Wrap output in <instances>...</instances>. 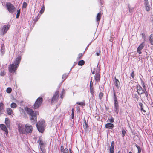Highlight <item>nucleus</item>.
<instances>
[{"label":"nucleus","instance_id":"1","mask_svg":"<svg viewBox=\"0 0 153 153\" xmlns=\"http://www.w3.org/2000/svg\"><path fill=\"white\" fill-rule=\"evenodd\" d=\"M21 59L20 56H18L14 61L13 63L9 65L8 68L10 72L13 73L16 71L19 66Z\"/></svg>","mask_w":153,"mask_h":153},{"label":"nucleus","instance_id":"2","mask_svg":"<svg viewBox=\"0 0 153 153\" xmlns=\"http://www.w3.org/2000/svg\"><path fill=\"white\" fill-rule=\"evenodd\" d=\"M25 110L30 115L32 122L35 123L37 121L36 115L38 114V112H34L32 109L27 107H25Z\"/></svg>","mask_w":153,"mask_h":153},{"label":"nucleus","instance_id":"3","mask_svg":"<svg viewBox=\"0 0 153 153\" xmlns=\"http://www.w3.org/2000/svg\"><path fill=\"white\" fill-rule=\"evenodd\" d=\"M45 121L44 120H40L36 124V127L39 131L41 133L44 131V123Z\"/></svg>","mask_w":153,"mask_h":153},{"label":"nucleus","instance_id":"4","mask_svg":"<svg viewBox=\"0 0 153 153\" xmlns=\"http://www.w3.org/2000/svg\"><path fill=\"white\" fill-rule=\"evenodd\" d=\"M43 101V99L42 97H39L36 101L34 105V109L38 108L41 105Z\"/></svg>","mask_w":153,"mask_h":153},{"label":"nucleus","instance_id":"5","mask_svg":"<svg viewBox=\"0 0 153 153\" xmlns=\"http://www.w3.org/2000/svg\"><path fill=\"white\" fill-rule=\"evenodd\" d=\"M6 6L8 11L10 13H13L15 10V7L10 3H7L6 4Z\"/></svg>","mask_w":153,"mask_h":153},{"label":"nucleus","instance_id":"6","mask_svg":"<svg viewBox=\"0 0 153 153\" xmlns=\"http://www.w3.org/2000/svg\"><path fill=\"white\" fill-rule=\"evenodd\" d=\"M100 68L97 70L94 76V79L96 83L100 81Z\"/></svg>","mask_w":153,"mask_h":153},{"label":"nucleus","instance_id":"7","mask_svg":"<svg viewBox=\"0 0 153 153\" xmlns=\"http://www.w3.org/2000/svg\"><path fill=\"white\" fill-rule=\"evenodd\" d=\"M9 25H6L4 26L1 30L0 31V35H4V34L6 33L7 31L9 29Z\"/></svg>","mask_w":153,"mask_h":153},{"label":"nucleus","instance_id":"8","mask_svg":"<svg viewBox=\"0 0 153 153\" xmlns=\"http://www.w3.org/2000/svg\"><path fill=\"white\" fill-rule=\"evenodd\" d=\"M59 92L58 91H56L53 95L52 99L51 102L52 103L56 102L57 101L59 96Z\"/></svg>","mask_w":153,"mask_h":153},{"label":"nucleus","instance_id":"9","mask_svg":"<svg viewBox=\"0 0 153 153\" xmlns=\"http://www.w3.org/2000/svg\"><path fill=\"white\" fill-rule=\"evenodd\" d=\"M114 110L115 112L118 114L119 112V105L117 99H114Z\"/></svg>","mask_w":153,"mask_h":153},{"label":"nucleus","instance_id":"10","mask_svg":"<svg viewBox=\"0 0 153 153\" xmlns=\"http://www.w3.org/2000/svg\"><path fill=\"white\" fill-rule=\"evenodd\" d=\"M25 131L27 133H31L32 132L33 127L31 125L28 124L26 125L25 126Z\"/></svg>","mask_w":153,"mask_h":153},{"label":"nucleus","instance_id":"11","mask_svg":"<svg viewBox=\"0 0 153 153\" xmlns=\"http://www.w3.org/2000/svg\"><path fill=\"white\" fill-rule=\"evenodd\" d=\"M145 46V44L144 42L142 43L137 48V52L139 54L142 53L141 50H142Z\"/></svg>","mask_w":153,"mask_h":153},{"label":"nucleus","instance_id":"12","mask_svg":"<svg viewBox=\"0 0 153 153\" xmlns=\"http://www.w3.org/2000/svg\"><path fill=\"white\" fill-rule=\"evenodd\" d=\"M137 89L138 93L139 94H143L145 92L142 87L139 85L137 86Z\"/></svg>","mask_w":153,"mask_h":153},{"label":"nucleus","instance_id":"13","mask_svg":"<svg viewBox=\"0 0 153 153\" xmlns=\"http://www.w3.org/2000/svg\"><path fill=\"white\" fill-rule=\"evenodd\" d=\"M18 130L19 133L22 134H25V129L24 128L23 126H20L19 125L18 126Z\"/></svg>","mask_w":153,"mask_h":153},{"label":"nucleus","instance_id":"14","mask_svg":"<svg viewBox=\"0 0 153 153\" xmlns=\"http://www.w3.org/2000/svg\"><path fill=\"white\" fill-rule=\"evenodd\" d=\"M0 127L1 129L5 131L6 134H8V130L6 128V126L4 124H1L0 125Z\"/></svg>","mask_w":153,"mask_h":153},{"label":"nucleus","instance_id":"15","mask_svg":"<svg viewBox=\"0 0 153 153\" xmlns=\"http://www.w3.org/2000/svg\"><path fill=\"white\" fill-rule=\"evenodd\" d=\"M145 8L147 11H149L151 10V8L149 2L144 3Z\"/></svg>","mask_w":153,"mask_h":153},{"label":"nucleus","instance_id":"16","mask_svg":"<svg viewBox=\"0 0 153 153\" xmlns=\"http://www.w3.org/2000/svg\"><path fill=\"white\" fill-rule=\"evenodd\" d=\"M115 82L114 84L115 86L118 89L119 88L120 86V82L115 77H114Z\"/></svg>","mask_w":153,"mask_h":153},{"label":"nucleus","instance_id":"17","mask_svg":"<svg viewBox=\"0 0 153 153\" xmlns=\"http://www.w3.org/2000/svg\"><path fill=\"white\" fill-rule=\"evenodd\" d=\"M105 127L107 128L112 129L114 127V125L112 123H108L105 125Z\"/></svg>","mask_w":153,"mask_h":153},{"label":"nucleus","instance_id":"18","mask_svg":"<svg viewBox=\"0 0 153 153\" xmlns=\"http://www.w3.org/2000/svg\"><path fill=\"white\" fill-rule=\"evenodd\" d=\"M6 111L9 115H11L13 113V111L11 108H7Z\"/></svg>","mask_w":153,"mask_h":153},{"label":"nucleus","instance_id":"19","mask_svg":"<svg viewBox=\"0 0 153 153\" xmlns=\"http://www.w3.org/2000/svg\"><path fill=\"white\" fill-rule=\"evenodd\" d=\"M5 123L7 127L10 126V120L8 118H6L5 119Z\"/></svg>","mask_w":153,"mask_h":153},{"label":"nucleus","instance_id":"20","mask_svg":"<svg viewBox=\"0 0 153 153\" xmlns=\"http://www.w3.org/2000/svg\"><path fill=\"white\" fill-rule=\"evenodd\" d=\"M101 14L100 12L96 16V21L97 22L99 21L101 19Z\"/></svg>","mask_w":153,"mask_h":153},{"label":"nucleus","instance_id":"21","mask_svg":"<svg viewBox=\"0 0 153 153\" xmlns=\"http://www.w3.org/2000/svg\"><path fill=\"white\" fill-rule=\"evenodd\" d=\"M1 54L2 55L3 54L5 53V48L4 44H2L1 45Z\"/></svg>","mask_w":153,"mask_h":153},{"label":"nucleus","instance_id":"22","mask_svg":"<svg viewBox=\"0 0 153 153\" xmlns=\"http://www.w3.org/2000/svg\"><path fill=\"white\" fill-rule=\"evenodd\" d=\"M149 38L150 43L152 45H153V35L152 34H151L149 36Z\"/></svg>","mask_w":153,"mask_h":153},{"label":"nucleus","instance_id":"23","mask_svg":"<svg viewBox=\"0 0 153 153\" xmlns=\"http://www.w3.org/2000/svg\"><path fill=\"white\" fill-rule=\"evenodd\" d=\"M114 145H111L109 150L110 153H114Z\"/></svg>","mask_w":153,"mask_h":153},{"label":"nucleus","instance_id":"24","mask_svg":"<svg viewBox=\"0 0 153 153\" xmlns=\"http://www.w3.org/2000/svg\"><path fill=\"white\" fill-rule=\"evenodd\" d=\"M4 108V104L3 103H0V114L2 113V111Z\"/></svg>","mask_w":153,"mask_h":153},{"label":"nucleus","instance_id":"25","mask_svg":"<svg viewBox=\"0 0 153 153\" xmlns=\"http://www.w3.org/2000/svg\"><path fill=\"white\" fill-rule=\"evenodd\" d=\"M6 72L4 70L1 69L0 72V75L1 76H4L6 74Z\"/></svg>","mask_w":153,"mask_h":153},{"label":"nucleus","instance_id":"26","mask_svg":"<svg viewBox=\"0 0 153 153\" xmlns=\"http://www.w3.org/2000/svg\"><path fill=\"white\" fill-rule=\"evenodd\" d=\"M38 143L39 144L40 147H42V146H44V143L43 141L40 139L38 141Z\"/></svg>","mask_w":153,"mask_h":153},{"label":"nucleus","instance_id":"27","mask_svg":"<svg viewBox=\"0 0 153 153\" xmlns=\"http://www.w3.org/2000/svg\"><path fill=\"white\" fill-rule=\"evenodd\" d=\"M139 105L140 106V108L141 111H143L144 113L146 112V111L143 109V104L141 103H139Z\"/></svg>","mask_w":153,"mask_h":153},{"label":"nucleus","instance_id":"28","mask_svg":"<svg viewBox=\"0 0 153 153\" xmlns=\"http://www.w3.org/2000/svg\"><path fill=\"white\" fill-rule=\"evenodd\" d=\"M85 64V61L83 60H81L79 61L78 62L79 65L82 66Z\"/></svg>","mask_w":153,"mask_h":153},{"label":"nucleus","instance_id":"29","mask_svg":"<svg viewBox=\"0 0 153 153\" xmlns=\"http://www.w3.org/2000/svg\"><path fill=\"white\" fill-rule=\"evenodd\" d=\"M10 106L12 108H16L17 106V105L15 103H12L10 105Z\"/></svg>","mask_w":153,"mask_h":153},{"label":"nucleus","instance_id":"30","mask_svg":"<svg viewBox=\"0 0 153 153\" xmlns=\"http://www.w3.org/2000/svg\"><path fill=\"white\" fill-rule=\"evenodd\" d=\"M135 146L138 149V152L137 153H140L141 152V149L140 147H139L136 144Z\"/></svg>","mask_w":153,"mask_h":153},{"label":"nucleus","instance_id":"31","mask_svg":"<svg viewBox=\"0 0 153 153\" xmlns=\"http://www.w3.org/2000/svg\"><path fill=\"white\" fill-rule=\"evenodd\" d=\"M90 92L92 95H94V87H90Z\"/></svg>","mask_w":153,"mask_h":153},{"label":"nucleus","instance_id":"32","mask_svg":"<svg viewBox=\"0 0 153 153\" xmlns=\"http://www.w3.org/2000/svg\"><path fill=\"white\" fill-rule=\"evenodd\" d=\"M45 10V7L43 6L41 8V10L40 11V13L42 14L43 13Z\"/></svg>","mask_w":153,"mask_h":153},{"label":"nucleus","instance_id":"33","mask_svg":"<svg viewBox=\"0 0 153 153\" xmlns=\"http://www.w3.org/2000/svg\"><path fill=\"white\" fill-rule=\"evenodd\" d=\"M12 91V89L11 88L8 87L7 88L6 90V92L8 93H10Z\"/></svg>","mask_w":153,"mask_h":153},{"label":"nucleus","instance_id":"34","mask_svg":"<svg viewBox=\"0 0 153 153\" xmlns=\"http://www.w3.org/2000/svg\"><path fill=\"white\" fill-rule=\"evenodd\" d=\"M20 111V112L21 114L22 115H24L25 114V113L24 110L22 108H20L19 110Z\"/></svg>","mask_w":153,"mask_h":153},{"label":"nucleus","instance_id":"35","mask_svg":"<svg viewBox=\"0 0 153 153\" xmlns=\"http://www.w3.org/2000/svg\"><path fill=\"white\" fill-rule=\"evenodd\" d=\"M84 127L85 128H87L88 127V124L86 123V120H85L84 124H83Z\"/></svg>","mask_w":153,"mask_h":153},{"label":"nucleus","instance_id":"36","mask_svg":"<svg viewBox=\"0 0 153 153\" xmlns=\"http://www.w3.org/2000/svg\"><path fill=\"white\" fill-rule=\"evenodd\" d=\"M103 94L102 92H100L99 94V97L100 99H101L103 97Z\"/></svg>","mask_w":153,"mask_h":153},{"label":"nucleus","instance_id":"37","mask_svg":"<svg viewBox=\"0 0 153 153\" xmlns=\"http://www.w3.org/2000/svg\"><path fill=\"white\" fill-rule=\"evenodd\" d=\"M76 104L81 106L85 105L84 102H77Z\"/></svg>","mask_w":153,"mask_h":153},{"label":"nucleus","instance_id":"38","mask_svg":"<svg viewBox=\"0 0 153 153\" xmlns=\"http://www.w3.org/2000/svg\"><path fill=\"white\" fill-rule=\"evenodd\" d=\"M113 94H114V99H117V98L116 97V92L113 89Z\"/></svg>","mask_w":153,"mask_h":153},{"label":"nucleus","instance_id":"39","mask_svg":"<svg viewBox=\"0 0 153 153\" xmlns=\"http://www.w3.org/2000/svg\"><path fill=\"white\" fill-rule=\"evenodd\" d=\"M122 134L123 137H124L126 134V132L125 131L123 128L122 129Z\"/></svg>","mask_w":153,"mask_h":153},{"label":"nucleus","instance_id":"40","mask_svg":"<svg viewBox=\"0 0 153 153\" xmlns=\"http://www.w3.org/2000/svg\"><path fill=\"white\" fill-rule=\"evenodd\" d=\"M67 74H64L62 76V79H64V80H65L67 77Z\"/></svg>","mask_w":153,"mask_h":153},{"label":"nucleus","instance_id":"41","mask_svg":"<svg viewBox=\"0 0 153 153\" xmlns=\"http://www.w3.org/2000/svg\"><path fill=\"white\" fill-rule=\"evenodd\" d=\"M20 13V10H17V13L16 16V18H18L19 16Z\"/></svg>","mask_w":153,"mask_h":153},{"label":"nucleus","instance_id":"42","mask_svg":"<svg viewBox=\"0 0 153 153\" xmlns=\"http://www.w3.org/2000/svg\"><path fill=\"white\" fill-rule=\"evenodd\" d=\"M83 56V54L82 53H79L78 56L77 58V59H81V57H82Z\"/></svg>","mask_w":153,"mask_h":153},{"label":"nucleus","instance_id":"43","mask_svg":"<svg viewBox=\"0 0 153 153\" xmlns=\"http://www.w3.org/2000/svg\"><path fill=\"white\" fill-rule=\"evenodd\" d=\"M44 146H42V147H40V149L41 151H42V153H45V151L44 147Z\"/></svg>","mask_w":153,"mask_h":153},{"label":"nucleus","instance_id":"44","mask_svg":"<svg viewBox=\"0 0 153 153\" xmlns=\"http://www.w3.org/2000/svg\"><path fill=\"white\" fill-rule=\"evenodd\" d=\"M63 153H69L68 149L67 148H65L63 151Z\"/></svg>","mask_w":153,"mask_h":153},{"label":"nucleus","instance_id":"45","mask_svg":"<svg viewBox=\"0 0 153 153\" xmlns=\"http://www.w3.org/2000/svg\"><path fill=\"white\" fill-rule=\"evenodd\" d=\"M27 3L26 2H24L23 3L22 7L25 8L27 6Z\"/></svg>","mask_w":153,"mask_h":153},{"label":"nucleus","instance_id":"46","mask_svg":"<svg viewBox=\"0 0 153 153\" xmlns=\"http://www.w3.org/2000/svg\"><path fill=\"white\" fill-rule=\"evenodd\" d=\"M109 122L110 123H113L114 122V119L113 117H111V118L108 119Z\"/></svg>","mask_w":153,"mask_h":153},{"label":"nucleus","instance_id":"47","mask_svg":"<svg viewBox=\"0 0 153 153\" xmlns=\"http://www.w3.org/2000/svg\"><path fill=\"white\" fill-rule=\"evenodd\" d=\"M92 78V77L91 78V79ZM90 87H93V82L92 81V79H91V80L90 81Z\"/></svg>","mask_w":153,"mask_h":153},{"label":"nucleus","instance_id":"48","mask_svg":"<svg viewBox=\"0 0 153 153\" xmlns=\"http://www.w3.org/2000/svg\"><path fill=\"white\" fill-rule=\"evenodd\" d=\"M134 71H133L131 74V76L133 79H134Z\"/></svg>","mask_w":153,"mask_h":153},{"label":"nucleus","instance_id":"49","mask_svg":"<svg viewBox=\"0 0 153 153\" xmlns=\"http://www.w3.org/2000/svg\"><path fill=\"white\" fill-rule=\"evenodd\" d=\"M144 93H145V95L147 97L148 96V93L147 91H145L144 92Z\"/></svg>","mask_w":153,"mask_h":153},{"label":"nucleus","instance_id":"50","mask_svg":"<svg viewBox=\"0 0 153 153\" xmlns=\"http://www.w3.org/2000/svg\"><path fill=\"white\" fill-rule=\"evenodd\" d=\"M143 87V89L144 90V91H146V86L145 85L142 86Z\"/></svg>","mask_w":153,"mask_h":153},{"label":"nucleus","instance_id":"51","mask_svg":"<svg viewBox=\"0 0 153 153\" xmlns=\"http://www.w3.org/2000/svg\"><path fill=\"white\" fill-rule=\"evenodd\" d=\"M61 151H63V150H64V146H62L61 147Z\"/></svg>","mask_w":153,"mask_h":153},{"label":"nucleus","instance_id":"52","mask_svg":"<svg viewBox=\"0 0 153 153\" xmlns=\"http://www.w3.org/2000/svg\"><path fill=\"white\" fill-rule=\"evenodd\" d=\"M128 7H129V12H131L132 11V10H133L134 8H132V9H131L129 6Z\"/></svg>","mask_w":153,"mask_h":153},{"label":"nucleus","instance_id":"53","mask_svg":"<svg viewBox=\"0 0 153 153\" xmlns=\"http://www.w3.org/2000/svg\"><path fill=\"white\" fill-rule=\"evenodd\" d=\"M141 85L142 86L145 85L144 82L142 80L141 81Z\"/></svg>","mask_w":153,"mask_h":153},{"label":"nucleus","instance_id":"54","mask_svg":"<svg viewBox=\"0 0 153 153\" xmlns=\"http://www.w3.org/2000/svg\"><path fill=\"white\" fill-rule=\"evenodd\" d=\"M65 91L64 89H63L62 91L61 94H62V95H63V94L65 93Z\"/></svg>","mask_w":153,"mask_h":153},{"label":"nucleus","instance_id":"55","mask_svg":"<svg viewBox=\"0 0 153 153\" xmlns=\"http://www.w3.org/2000/svg\"><path fill=\"white\" fill-rule=\"evenodd\" d=\"M77 111H80V108L79 106L77 107Z\"/></svg>","mask_w":153,"mask_h":153},{"label":"nucleus","instance_id":"56","mask_svg":"<svg viewBox=\"0 0 153 153\" xmlns=\"http://www.w3.org/2000/svg\"><path fill=\"white\" fill-rule=\"evenodd\" d=\"M100 54V52H97L96 53V54L97 56H99Z\"/></svg>","mask_w":153,"mask_h":153},{"label":"nucleus","instance_id":"57","mask_svg":"<svg viewBox=\"0 0 153 153\" xmlns=\"http://www.w3.org/2000/svg\"><path fill=\"white\" fill-rule=\"evenodd\" d=\"M144 0V3L149 2L148 0Z\"/></svg>","mask_w":153,"mask_h":153},{"label":"nucleus","instance_id":"58","mask_svg":"<svg viewBox=\"0 0 153 153\" xmlns=\"http://www.w3.org/2000/svg\"><path fill=\"white\" fill-rule=\"evenodd\" d=\"M111 145H114V141H112L111 142Z\"/></svg>","mask_w":153,"mask_h":153},{"label":"nucleus","instance_id":"59","mask_svg":"<svg viewBox=\"0 0 153 153\" xmlns=\"http://www.w3.org/2000/svg\"><path fill=\"white\" fill-rule=\"evenodd\" d=\"M141 35H142V36L143 37V36H145V35L144 33H142Z\"/></svg>","mask_w":153,"mask_h":153},{"label":"nucleus","instance_id":"60","mask_svg":"<svg viewBox=\"0 0 153 153\" xmlns=\"http://www.w3.org/2000/svg\"><path fill=\"white\" fill-rule=\"evenodd\" d=\"M62 95H62V94H61V96H60V98H63V97L62 96Z\"/></svg>","mask_w":153,"mask_h":153},{"label":"nucleus","instance_id":"61","mask_svg":"<svg viewBox=\"0 0 153 153\" xmlns=\"http://www.w3.org/2000/svg\"><path fill=\"white\" fill-rule=\"evenodd\" d=\"M95 73V71H93L92 72V73L93 74H94Z\"/></svg>","mask_w":153,"mask_h":153},{"label":"nucleus","instance_id":"62","mask_svg":"<svg viewBox=\"0 0 153 153\" xmlns=\"http://www.w3.org/2000/svg\"><path fill=\"white\" fill-rule=\"evenodd\" d=\"M74 118V115H72L71 116V118H72V119H73Z\"/></svg>","mask_w":153,"mask_h":153},{"label":"nucleus","instance_id":"63","mask_svg":"<svg viewBox=\"0 0 153 153\" xmlns=\"http://www.w3.org/2000/svg\"><path fill=\"white\" fill-rule=\"evenodd\" d=\"M69 153H72V151L70 149Z\"/></svg>","mask_w":153,"mask_h":153},{"label":"nucleus","instance_id":"64","mask_svg":"<svg viewBox=\"0 0 153 153\" xmlns=\"http://www.w3.org/2000/svg\"><path fill=\"white\" fill-rule=\"evenodd\" d=\"M137 94H135V96H134L135 97H137Z\"/></svg>","mask_w":153,"mask_h":153}]
</instances>
